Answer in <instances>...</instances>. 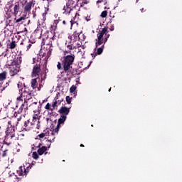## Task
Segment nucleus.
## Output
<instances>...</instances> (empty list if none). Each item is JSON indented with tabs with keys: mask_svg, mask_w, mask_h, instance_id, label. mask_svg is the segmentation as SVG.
Returning <instances> with one entry per match:
<instances>
[{
	"mask_svg": "<svg viewBox=\"0 0 182 182\" xmlns=\"http://www.w3.org/2000/svg\"><path fill=\"white\" fill-rule=\"evenodd\" d=\"M17 87L18 88V92L20 95V96L16 98L17 102H23L24 100V103L21 105L18 109V113H21L25 106L26 108H28V102L32 99V90H29L28 87H26L25 84L22 82V81H18L17 84Z\"/></svg>",
	"mask_w": 182,
	"mask_h": 182,
	"instance_id": "1",
	"label": "nucleus"
},
{
	"mask_svg": "<svg viewBox=\"0 0 182 182\" xmlns=\"http://www.w3.org/2000/svg\"><path fill=\"white\" fill-rule=\"evenodd\" d=\"M21 64H22L21 56L7 62V69L11 77H15L21 71Z\"/></svg>",
	"mask_w": 182,
	"mask_h": 182,
	"instance_id": "2",
	"label": "nucleus"
},
{
	"mask_svg": "<svg viewBox=\"0 0 182 182\" xmlns=\"http://www.w3.org/2000/svg\"><path fill=\"white\" fill-rule=\"evenodd\" d=\"M97 38L96 39L95 43L96 48H98V46H100V45H102V43L105 45L110 36V35L108 33L107 28H103L102 31H100V33H97Z\"/></svg>",
	"mask_w": 182,
	"mask_h": 182,
	"instance_id": "3",
	"label": "nucleus"
},
{
	"mask_svg": "<svg viewBox=\"0 0 182 182\" xmlns=\"http://www.w3.org/2000/svg\"><path fill=\"white\" fill-rule=\"evenodd\" d=\"M75 56L73 55H68L63 56L62 58V65L63 68V73H68L70 69L71 68L72 65L74 63Z\"/></svg>",
	"mask_w": 182,
	"mask_h": 182,
	"instance_id": "4",
	"label": "nucleus"
},
{
	"mask_svg": "<svg viewBox=\"0 0 182 182\" xmlns=\"http://www.w3.org/2000/svg\"><path fill=\"white\" fill-rule=\"evenodd\" d=\"M6 134V135L4 140V145L9 146L12 144V138L15 137V129H14V128L11 129L9 127H7Z\"/></svg>",
	"mask_w": 182,
	"mask_h": 182,
	"instance_id": "5",
	"label": "nucleus"
},
{
	"mask_svg": "<svg viewBox=\"0 0 182 182\" xmlns=\"http://www.w3.org/2000/svg\"><path fill=\"white\" fill-rule=\"evenodd\" d=\"M32 45H33V42L31 41V39L24 38L20 43V49H21L23 52H28L31 50V48H32Z\"/></svg>",
	"mask_w": 182,
	"mask_h": 182,
	"instance_id": "6",
	"label": "nucleus"
},
{
	"mask_svg": "<svg viewBox=\"0 0 182 182\" xmlns=\"http://www.w3.org/2000/svg\"><path fill=\"white\" fill-rule=\"evenodd\" d=\"M23 109H22L21 112H19V110H18V112H14V117H12V122H13V127H18V124H19V122L22 120V112Z\"/></svg>",
	"mask_w": 182,
	"mask_h": 182,
	"instance_id": "7",
	"label": "nucleus"
},
{
	"mask_svg": "<svg viewBox=\"0 0 182 182\" xmlns=\"http://www.w3.org/2000/svg\"><path fill=\"white\" fill-rule=\"evenodd\" d=\"M42 72V68L41 65V63H37L33 65V71L31 73V75L33 77H38L39 75H41V73Z\"/></svg>",
	"mask_w": 182,
	"mask_h": 182,
	"instance_id": "8",
	"label": "nucleus"
},
{
	"mask_svg": "<svg viewBox=\"0 0 182 182\" xmlns=\"http://www.w3.org/2000/svg\"><path fill=\"white\" fill-rule=\"evenodd\" d=\"M66 119H67V117L60 115V117L58 121V124L56 127L54 129L53 132L58 134V132H59V129L60 128V125L64 124Z\"/></svg>",
	"mask_w": 182,
	"mask_h": 182,
	"instance_id": "9",
	"label": "nucleus"
},
{
	"mask_svg": "<svg viewBox=\"0 0 182 182\" xmlns=\"http://www.w3.org/2000/svg\"><path fill=\"white\" fill-rule=\"evenodd\" d=\"M70 108H68L67 107H61L60 109L58 110V113L60 116H63L67 117L68 114L70 113Z\"/></svg>",
	"mask_w": 182,
	"mask_h": 182,
	"instance_id": "10",
	"label": "nucleus"
},
{
	"mask_svg": "<svg viewBox=\"0 0 182 182\" xmlns=\"http://www.w3.org/2000/svg\"><path fill=\"white\" fill-rule=\"evenodd\" d=\"M21 11V4H19V2H16L13 9V11H11V15H14V16H16L19 11Z\"/></svg>",
	"mask_w": 182,
	"mask_h": 182,
	"instance_id": "11",
	"label": "nucleus"
},
{
	"mask_svg": "<svg viewBox=\"0 0 182 182\" xmlns=\"http://www.w3.org/2000/svg\"><path fill=\"white\" fill-rule=\"evenodd\" d=\"M9 180L10 182H19L21 181V178L18 177L15 173H11L9 175Z\"/></svg>",
	"mask_w": 182,
	"mask_h": 182,
	"instance_id": "12",
	"label": "nucleus"
},
{
	"mask_svg": "<svg viewBox=\"0 0 182 182\" xmlns=\"http://www.w3.org/2000/svg\"><path fill=\"white\" fill-rule=\"evenodd\" d=\"M33 6V1H29L24 6V14H31V9H32V6Z\"/></svg>",
	"mask_w": 182,
	"mask_h": 182,
	"instance_id": "13",
	"label": "nucleus"
},
{
	"mask_svg": "<svg viewBox=\"0 0 182 182\" xmlns=\"http://www.w3.org/2000/svg\"><path fill=\"white\" fill-rule=\"evenodd\" d=\"M32 129H33V126L31 121L30 119L26 121L23 125V130L30 131Z\"/></svg>",
	"mask_w": 182,
	"mask_h": 182,
	"instance_id": "14",
	"label": "nucleus"
},
{
	"mask_svg": "<svg viewBox=\"0 0 182 182\" xmlns=\"http://www.w3.org/2000/svg\"><path fill=\"white\" fill-rule=\"evenodd\" d=\"M28 171L25 169V166H21L18 167V169L17 170V173L19 176H26V172Z\"/></svg>",
	"mask_w": 182,
	"mask_h": 182,
	"instance_id": "15",
	"label": "nucleus"
},
{
	"mask_svg": "<svg viewBox=\"0 0 182 182\" xmlns=\"http://www.w3.org/2000/svg\"><path fill=\"white\" fill-rule=\"evenodd\" d=\"M0 151H2L0 153L1 158L8 157V153L9 152V150L8 149H4V145L0 148Z\"/></svg>",
	"mask_w": 182,
	"mask_h": 182,
	"instance_id": "16",
	"label": "nucleus"
},
{
	"mask_svg": "<svg viewBox=\"0 0 182 182\" xmlns=\"http://www.w3.org/2000/svg\"><path fill=\"white\" fill-rule=\"evenodd\" d=\"M48 136H49V131H47L46 132H42L41 134H38L36 138V140H41V139H43L45 138V139H48Z\"/></svg>",
	"mask_w": 182,
	"mask_h": 182,
	"instance_id": "17",
	"label": "nucleus"
},
{
	"mask_svg": "<svg viewBox=\"0 0 182 182\" xmlns=\"http://www.w3.org/2000/svg\"><path fill=\"white\" fill-rule=\"evenodd\" d=\"M48 151V146H43L42 147H39L38 149L37 150V153L39 156H42Z\"/></svg>",
	"mask_w": 182,
	"mask_h": 182,
	"instance_id": "18",
	"label": "nucleus"
},
{
	"mask_svg": "<svg viewBox=\"0 0 182 182\" xmlns=\"http://www.w3.org/2000/svg\"><path fill=\"white\" fill-rule=\"evenodd\" d=\"M38 80H39V77L31 80V84L33 90H36V88H38Z\"/></svg>",
	"mask_w": 182,
	"mask_h": 182,
	"instance_id": "19",
	"label": "nucleus"
},
{
	"mask_svg": "<svg viewBox=\"0 0 182 182\" xmlns=\"http://www.w3.org/2000/svg\"><path fill=\"white\" fill-rule=\"evenodd\" d=\"M68 38L72 41L73 38V41L76 42V41H80V34L78 33L75 32L73 36H69Z\"/></svg>",
	"mask_w": 182,
	"mask_h": 182,
	"instance_id": "20",
	"label": "nucleus"
},
{
	"mask_svg": "<svg viewBox=\"0 0 182 182\" xmlns=\"http://www.w3.org/2000/svg\"><path fill=\"white\" fill-rule=\"evenodd\" d=\"M47 27H46V23H39L37 26V28L36 29V31H46Z\"/></svg>",
	"mask_w": 182,
	"mask_h": 182,
	"instance_id": "21",
	"label": "nucleus"
},
{
	"mask_svg": "<svg viewBox=\"0 0 182 182\" xmlns=\"http://www.w3.org/2000/svg\"><path fill=\"white\" fill-rule=\"evenodd\" d=\"M58 100V96L56 95L55 97V101L52 104V109H50L51 112H53L55 110V109L56 107H58V102H57Z\"/></svg>",
	"mask_w": 182,
	"mask_h": 182,
	"instance_id": "22",
	"label": "nucleus"
},
{
	"mask_svg": "<svg viewBox=\"0 0 182 182\" xmlns=\"http://www.w3.org/2000/svg\"><path fill=\"white\" fill-rule=\"evenodd\" d=\"M8 75V73L6 71H3L0 73V82H4L6 79V75Z\"/></svg>",
	"mask_w": 182,
	"mask_h": 182,
	"instance_id": "23",
	"label": "nucleus"
},
{
	"mask_svg": "<svg viewBox=\"0 0 182 182\" xmlns=\"http://www.w3.org/2000/svg\"><path fill=\"white\" fill-rule=\"evenodd\" d=\"M15 28L14 26L12 24L7 23L6 24L5 29L6 31H9V32H12Z\"/></svg>",
	"mask_w": 182,
	"mask_h": 182,
	"instance_id": "24",
	"label": "nucleus"
},
{
	"mask_svg": "<svg viewBox=\"0 0 182 182\" xmlns=\"http://www.w3.org/2000/svg\"><path fill=\"white\" fill-rule=\"evenodd\" d=\"M43 145L42 142H35L32 145V149L33 150H36L37 149L41 148V146Z\"/></svg>",
	"mask_w": 182,
	"mask_h": 182,
	"instance_id": "25",
	"label": "nucleus"
},
{
	"mask_svg": "<svg viewBox=\"0 0 182 182\" xmlns=\"http://www.w3.org/2000/svg\"><path fill=\"white\" fill-rule=\"evenodd\" d=\"M16 46H17L16 41L14 40L9 44V49H15Z\"/></svg>",
	"mask_w": 182,
	"mask_h": 182,
	"instance_id": "26",
	"label": "nucleus"
},
{
	"mask_svg": "<svg viewBox=\"0 0 182 182\" xmlns=\"http://www.w3.org/2000/svg\"><path fill=\"white\" fill-rule=\"evenodd\" d=\"M56 41H57L56 36L54 34L48 43L49 48H50V46H52L53 43H54V42H55Z\"/></svg>",
	"mask_w": 182,
	"mask_h": 182,
	"instance_id": "27",
	"label": "nucleus"
},
{
	"mask_svg": "<svg viewBox=\"0 0 182 182\" xmlns=\"http://www.w3.org/2000/svg\"><path fill=\"white\" fill-rule=\"evenodd\" d=\"M104 48H105V44H103L101 47L97 48V53H96L97 55H102Z\"/></svg>",
	"mask_w": 182,
	"mask_h": 182,
	"instance_id": "28",
	"label": "nucleus"
},
{
	"mask_svg": "<svg viewBox=\"0 0 182 182\" xmlns=\"http://www.w3.org/2000/svg\"><path fill=\"white\" fill-rule=\"evenodd\" d=\"M63 11H65L64 12L67 15L68 14H69L70 12V11H72V9H71V7L66 6H64Z\"/></svg>",
	"mask_w": 182,
	"mask_h": 182,
	"instance_id": "29",
	"label": "nucleus"
},
{
	"mask_svg": "<svg viewBox=\"0 0 182 182\" xmlns=\"http://www.w3.org/2000/svg\"><path fill=\"white\" fill-rule=\"evenodd\" d=\"M56 28H57V23H53L50 26L49 29L50 32H53L55 31Z\"/></svg>",
	"mask_w": 182,
	"mask_h": 182,
	"instance_id": "30",
	"label": "nucleus"
},
{
	"mask_svg": "<svg viewBox=\"0 0 182 182\" xmlns=\"http://www.w3.org/2000/svg\"><path fill=\"white\" fill-rule=\"evenodd\" d=\"M8 127H9L10 130H11L12 129H14V130H15V126H14V122H12V118H11V121H9L8 122ZM10 126V127H9Z\"/></svg>",
	"mask_w": 182,
	"mask_h": 182,
	"instance_id": "31",
	"label": "nucleus"
},
{
	"mask_svg": "<svg viewBox=\"0 0 182 182\" xmlns=\"http://www.w3.org/2000/svg\"><path fill=\"white\" fill-rule=\"evenodd\" d=\"M32 157L34 160H38L39 159V154H38L36 151H34L33 152Z\"/></svg>",
	"mask_w": 182,
	"mask_h": 182,
	"instance_id": "32",
	"label": "nucleus"
},
{
	"mask_svg": "<svg viewBox=\"0 0 182 182\" xmlns=\"http://www.w3.org/2000/svg\"><path fill=\"white\" fill-rule=\"evenodd\" d=\"M67 48H68V49H69V51H64V53H67V54H69V53H70V50H72V49H73V45L72 44H68L67 46Z\"/></svg>",
	"mask_w": 182,
	"mask_h": 182,
	"instance_id": "33",
	"label": "nucleus"
},
{
	"mask_svg": "<svg viewBox=\"0 0 182 182\" xmlns=\"http://www.w3.org/2000/svg\"><path fill=\"white\" fill-rule=\"evenodd\" d=\"M33 119H34V121H38V122H39V114H34L33 116Z\"/></svg>",
	"mask_w": 182,
	"mask_h": 182,
	"instance_id": "34",
	"label": "nucleus"
},
{
	"mask_svg": "<svg viewBox=\"0 0 182 182\" xmlns=\"http://www.w3.org/2000/svg\"><path fill=\"white\" fill-rule=\"evenodd\" d=\"M36 123H37V127H40V125H39L40 122H38L37 120H35L34 119H33L32 121H31V124H33V127L35 126L36 124Z\"/></svg>",
	"mask_w": 182,
	"mask_h": 182,
	"instance_id": "35",
	"label": "nucleus"
},
{
	"mask_svg": "<svg viewBox=\"0 0 182 182\" xmlns=\"http://www.w3.org/2000/svg\"><path fill=\"white\" fill-rule=\"evenodd\" d=\"M32 169V165L29 164L28 166H27L26 168H25V170L27 171H26V175H28V173H29V171Z\"/></svg>",
	"mask_w": 182,
	"mask_h": 182,
	"instance_id": "36",
	"label": "nucleus"
},
{
	"mask_svg": "<svg viewBox=\"0 0 182 182\" xmlns=\"http://www.w3.org/2000/svg\"><path fill=\"white\" fill-rule=\"evenodd\" d=\"M76 90V86L72 85L70 88V92L73 93Z\"/></svg>",
	"mask_w": 182,
	"mask_h": 182,
	"instance_id": "37",
	"label": "nucleus"
},
{
	"mask_svg": "<svg viewBox=\"0 0 182 182\" xmlns=\"http://www.w3.org/2000/svg\"><path fill=\"white\" fill-rule=\"evenodd\" d=\"M46 141L48 142L46 144V146H47V148H50V145H51V143H52V141L50 139H49V138L47 139Z\"/></svg>",
	"mask_w": 182,
	"mask_h": 182,
	"instance_id": "38",
	"label": "nucleus"
},
{
	"mask_svg": "<svg viewBox=\"0 0 182 182\" xmlns=\"http://www.w3.org/2000/svg\"><path fill=\"white\" fill-rule=\"evenodd\" d=\"M107 15V11H104L102 12L100 16L102 18H106Z\"/></svg>",
	"mask_w": 182,
	"mask_h": 182,
	"instance_id": "39",
	"label": "nucleus"
},
{
	"mask_svg": "<svg viewBox=\"0 0 182 182\" xmlns=\"http://www.w3.org/2000/svg\"><path fill=\"white\" fill-rule=\"evenodd\" d=\"M66 102L68 105H70L72 98L70 96H66Z\"/></svg>",
	"mask_w": 182,
	"mask_h": 182,
	"instance_id": "40",
	"label": "nucleus"
},
{
	"mask_svg": "<svg viewBox=\"0 0 182 182\" xmlns=\"http://www.w3.org/2000/svg\"><path fill=\"white\" fill-rule=\"evenodd\" d=\"M45 109H46V110H50V111H51L52 108L50 107V103H47V105H46V107H45Z\"/></svg>",
	"mask_w": 182,
	"mask_h": 182,
	"instance_id": "41",
	"label": "nucleus"
},
{
	"mask_svg": "<svg viewBox=\"0 0 182 182\" xmlns=\"http://www.w3.org/2000/svg\"><path fill=\"white\" fill-rule=\"evenodd\" d=\"M62 64H61V63H60V62H58V65H57V68H58V70H62Z\"/></svg>",
	"mask_w": 182,
	"mask_h": 182,
	"instance_id": "42",
	"label": "nucleus"
},
{
	"mask_svg": "<svg viewBox=\"0 0 182 182\" xmlns=\"http://www.w3.org/2000/svg\"><path fill=\"white\" fill-rule=\"evenodd\" d=\"M101 2H105V5H107V0H98L97 4H101Z\"/></svg>",
	"mask_w": 182,
	"mask_h": 182,
	"instance_id": "43",
	"label": "nucleus"
},
{
	"mask_svg": "<svg viewBox=\"0 0 182 182\" xmlns=\"http://www.w3.org/2000/svg\"><path fill=\"white\" fill-rule=\"evenodd\" d=\"M22 21H25L24 17H20L19 18L16 20V22H21Z\"/></svg>",
	"mask_w": 182,
	"mask_h": 182,
	"instance_id": "44",
	"label": "nucleus"
},
{
	"mask_svg": "<svg viewBox=\"0 0 182 182\" xmlns=\"http://www.w3.org/2000/svg\"><path fill=\"white\" fill-rule=\"evenodd\" d=\"M97 54L95 52H94L93 53H91V56H92V59H95V57L97 56Z\"/></svg>",
	"mask_w": 182,
	"mask_h": 182,
	"instance_id": "45",
	"label": "nucleus"
},
{
	"mask_svg": "<svg viewBox=\"0 0 182 182\" xmlns=\"http://www.w3.org/2000/svg\"><path fill=\"white\" fill-rule=\"evenodd\" d=\"M43 20L46 21V13L43 14Z\"/></svg>",
	"mask_w": 182,
	"mask_h": 182,
	"instance_id": "46",
	"label": "nucleus"
},
{
	"mask_svg": "<svg viewBox=\"0 0 182 182\" xmlns=\"http://www.w3.org/2000/svg\"><path fill=\"white\" fill-rule=\"evenodd\" d=\"M59 22H61V20L59 19V18H58V19H56V20L54 21V23H59Z\"/></svg>",
	"mask_w": 182,
	"mask_h": 182,
	"instance_id": "47",
	"label": "nucleus"
},
{
	"mask_svg": "<svg viewBox=\"0 0 182 182\" xmlns=\"http://www.w3.org/2000/svg\"><path fill=\"white\" fill-rule=\"evenodd\" d=\"M63 99L57 100L58 105H60L61 104V102H63Z\"/></svg>",
	"mask_w": 182,
	"mask_h": 182,
	"instance_id": "48",
	"label": "nucleus"
},
{
	"mask_svg": "<svg viewBox=\"0 0 182 182\" xmlns=\"http://www.w3.org/2000/svg\"><path fill=\"white\" fill-rule=\"evenodd\" d=\"M85 21H86V22H90V17L89 16V17H85Z\"/></svg>",
	"mask_w": 182,
	"mask_h": 182,
	"instance_id": "49",
	"label": "nucleus"
},
{
	"mask_svg": "<svg viewBox=\"0 0 182 182\" xmlns=\"http://www.w3.org/2000/svg\"><path fill=\"white\" fill-rule=\"evenodd\" d=\"M21 32H26V33H28V29L26 28V27H24V30L21 31Z\"/></svg>",
	"mask_w": 182,
	"mask_h": 182,
	"instance_id": "50",
	"label": "nucleus"
},
{
	"mask_svg": "<svg viewBox=\"0 0 182 182\" xmlns=\"http://www.w3.org/2000/svg\"><path fill=\"white\" fill-rule=\"evenodd\" d=\"M33 64H36V58H33Z\"/></svg>",
	"mask_w": 182,
	"mask_h": 182,
	"instance_id": "51",
	"label": "nucleus"
},
{
	"mask_svg": "<svg viewBox=\"0 0 182 182\" xmlns=\"http://www.w3.org/2000/svg\"><path fill=\"white\" fill-rule=\"evenodd\" d=\"M32 105H38V102H34L32 103Z\"/></svg>",
	"mask_w": 182,
	"mask_h": 182,
	"instance_id": "52",
	"label": "nucleus"
},
{
	"mask_svg": "<svg viewBox=\"0 0 182 182\" xmlns=\"http://www.w3.org/2000/svg\"><path fill=\"white\" fill-rule=\"evenodd\" d=\"M104 9H109V7L105 6V7L104 8Z\"/></svg>",
	"mask_w": 182,
	"mask_h": 182,
	"instance_id": "53",
	"label": "nucleus"
},
{
	"mask_svg": "<svg viewBox=\"0 0 182 182\" xmlns=\"http://www.w3.org/2000/svg\"><path fill=\"white\" fill-rule=\"evenodd\" d=\"M80 147H85V146H84L82 144H81L80 145Z\"/></svg>",
	"mask_w": 182,
	"mask_h": 182,
	"instance_id": "54",
	"label": "nucleus"
},
{
	"mask_svg": "<svg viewBox=\"0 0 182 182\" xmlns=\"http://www.w3.org/2000/svg\"><path fill=\"white\" fill-rule=\"evenodd\" d=\"M110 31H114V28L111 27Z\"/></svg>",
	"mask_w": 182,
	"mask_h": 182,
	"instance_id": "55",
	"label": "nucleus"
},
{
	"mask_svg": "<svg viewBox=\"0 0 182 182\" xmlns=\"http://www.w3.org/2000/svg\"><path fill=\"white\" fill-rule=\"evenodd\" d=\"M0 48H2V43L0 41Z\"/></svg>",
	"mask_w": 182,
	"mask_h": 182,
	"instance_id": "56",
	"label": "nucleus"
},
{
	"mask_svg": "<svg viewBox=\"0 0 182 182\" xmlns=\"http://www.w3.org/2000/svg\"><path fill=\"white\" fill-rule=\"evenodd\" d=\"M62 22H63V23H65V21L64 20Z\"/></svg>",
	"mask_w": 182,
	"mask_h": 182,
	"instance_id": "57",
	"label": "nucleus"
},
{
	"mask_svg": "<svg viewBox=\"0 0 182 182\" xmlns=\"http://www.w3.org/2000/svg\"><path fill=\"white\" fill-rule=\"evenodd\" d=\"M55 137L53 138L52 141H54Z\"/></svg>",
	"mask_w": 182,
	"mask_h": 182,
	"instance_id": "58",
	"label": "nucleus"
},
{
	"mask_svg": "<svg viewBox=\"0 0 182 182\" xmlns=\"http://www.w3.org/2000/svg\"><path fill=\"white\" fill-rule=\"evenodd\" d=\"M43 43V45H45V41H43V43Z\"/></svg>",
	"mask_w": 182,
	"mask_h": 182,
	"instance_id": "59",
	"label": "nucleus"
},
{
	"mask_svg": "<svg viewBox=\"0 0 182 182\" xmlns=\"http://www.w3.org/2000/svg\"><path fill=\"white\" fill-rule=\"evenodd\" d=\"M109 92H111V87L109 89Z\"/></svg>",
	"mask_w": 182,
	"mask_h": 182,
	"instance_id": "60",
	"label": "nucleus"
},
{
	"mask_svg": "<svg viewBox=\"0 0 182 182\" xmlns=\"http://www.w3.org/2000/svg\"><path fill=\"white\" fill-rule=\"evenodd\" d=\"M51 135H52V136H53V135H54L53 132L51 133Z\"/></svg>",
	"mask_w": 182,
	"mask_h": 182,
	"instance_id": "61",
	"label": "nucleus"
},
{
	"mask_svg": "<svg viewBox=\"0 0 182 182\" xmlns=\"http://www.w3.org/2000/svg\"><path fill=\"white\" fill-rule=\"evenodd\" d=\"M30 22H31V20H28V23H29Z\"/></svg>",
	"mask_w": 182,
	"mask_h": 182,
	"instance_id": "62",
	"label": "nucleus"
},
{
	"mask_svg": "<svg viewBox=\"0 0 182 182\" xmlns=\"http://www.w3.org/2000/svg\"><path fill=\"white\" fill-rule=\"evenodd\" d=\"M9 8H12V5L9 6Z\"/></svg>",
	"mask_w": 182,
	"mask_h": 182,
	"instance_id": "63",
	"label": "nucleus"
},
{
	"mask_svg": "<svg viewBox=\"0 0 182 182\" xmlns=\"http://www.w3.org/2000/svg\"><path fill=\"white\" fill-rule=\"evenodd\" d=\"M141 12H142V11H144V9H141Z\"/></svg>",
	"mask_w": 182,
	"mask_h": 182,
	"instance_id": "64",
	"label": "nucleus"
}]
</instances>
